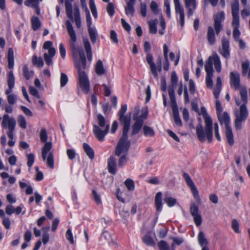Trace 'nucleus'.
Segmentation results:
<instances>
[{
  "label": "nucleus",
  "mask_w": 250,
  "mask_h": 250,
  "mask_svg": "<svg viewBox=\"0 0 250 250\" xmlns=\"http://www.w3.org/2000/svg\"><path fill=\"white\" fill-rule=\"evenodd\" d=\"M66 26L70 37L69 42L72 50L74 65L78 71L79 85L83 92L87 94L90 90V83L87 75L83 70L85 69L86 66L85 54L82 47H77L75 45L77 37L72 24L69 20L66 21Z\"/></svg>",
  "instance_id": "1"
},
{
  "label": "nucleus",
  "mask_w": 250,
  "mask_h": 250,
  "mask_svg": "<svg viewBox=\"0 0 250 250\" xmlns=\"http://www.w3.org/2000/svg\"><path fill=\"white\" fill-rule=\"evenodd\" d=\"M229 78L231 87L235 90H239L240 99L238 97H235L236 104L239 106V110L235 112V126L236 129L238 130L241 128V123L245 122L248 116V110L247 107L248 102L247 88L245 85L241 84L240 75L237 71L231 72Z\"/></svg>",
  "instance_id": "2"
},
{
  "label": "nucleus",
  "mask_w": 250,
  "mask_h": 250,
  "mask_svg": "<svg viewBox=\"0 0 250 250\" xmlns=\"http://www.w3.org/2000/svg\"><path fill=\"white\" fill-rule=\"evenodd\" d=\"M127 110L126 104L122 105L121 108L118 113L120 123L123 125V135L120 138L115 150V154L117 155L128 151L130 146V142L128 141V133L130 126L131 114L125 115Z\"/></svg>",
  "instance_id": "3"
},
{
  "label": "nucleus",
  "mask_w": 250,
  "mask_h": 250,
  "mask_svg": "<svg viewBox=\"0 0 250 250\" xmlns=\"http://www.w3.org/2000/svg\"><path fill=\"white\" fill-rule=\"evenodd\" d=\"M213 64L214 65L216 71L220 73L222 69L221 63L219 57L216 53L212 54L208 58L205 65V69L207 73L206 83L207 87L208 88H212L213 85L212 80L214 72Z\"/></svg>",
  "instance_id": "4"
},
{
  "label": "nucleus",
  "mask_w": 250,
  "mask_h": 250,
  "mask_svg": "<svg viewBox=\"0 0 250 250\" xmlns=\"http://www.w3.org/2000/svg\"><path fill=\"white\" fill-rule=\"evenodd\" d=\"M205 122V130L204 131L201 125L196 126V134L199 140L204 142L206 137L208 141L211 142L212 140V121L211 118L207 114L204 115Z\"/></svg>",
  "instance_id": "5"
},
{
  "label": "nucleus",
  "mask_w": 250,
  "mask_h": 250,
  "mask_svg": "<svg viewBox=\"0 0 250 250\" xmlns=\"http://www.w3.org/2000/svg\"><path fill=\"white\" fill-rule=\"evenodd\" d=\"M59 1L62 4L64 2L66 14L68 18L71 20H74L77 27L80 28L81 26V20L78 6L76 4L74 5L73 12L72 2L74 0H59Z\"/></svg>",
  "instance_id": "6"
},
{
  "label": "nucleus",
  "mask_w": 250,
  "mask_h": 250,
  "mask_svg": "<svg viewBox=\"0 0 250 250\" xmlns=\"http://www.w3.org/2000/svg\"><path fill=\"white\" fill-rule=\"evenodd\" d=\"M97 119L98 125H94L93 132L99 141H103L109 131V125L102 115L98 114Z\"/></svg>",
  "instance_id": "7"
},
{
  "label": "nucleus",
  "mask_w": 250,
  "mask_h": 250,
  "mask_svg": "<svg viewBox=\"0 0 250 250\" xmlns=\"http://www.w3.org/2000/svg\"><path fill=\"white\" fill-rule=\"evenodd\" d=\"M16 121L13 117L8 114H4L2 118L1 126L3 129H7L6 134L9 138H12L13 134L16 128Z\"/></svg>",
  "instance_id": "8"
},
{
  "label": "nucleus",
  "mask_w": 250,
  "mask_h": 250,
  "mask_svg": "<svg viewBox=\"0 0 250 250\" xmlns=\"http://www.w3.org/2000/svg\"><path fill=\"white\" fill-rule=\"evenodd\" d=\"M147 115L148 113L146 111L142 113L139 117H137L138 113L133 115V118L135 122L131 127V136H133L139 133L143 126L144 120L147 118Z\"/></svg>",
  "instance_id": "9"
},
{
  "label": "nucleus",
  "mask_w": 250,
  "mask_h": 250,
  "mask_svg": "<svg viewBox=\"0 0 250 250\" xmlns=\"http://www.w3.org/2000/svg\"><path fill=\"white\" fill-rule=\"evenodd\" d=\"M52 146V143L50 142H46L42 150V156L44 161L46 160L48 167L53 169L54 168L53 155L52 152H50Z\"/></svg>",
  "instance_id": "10"
},
{
  "label": "nucleus",
  "mask_w": 250,
  "mask_h": 250,
  "mask_svg": "<svg viewBox=\"0 0 250 250\" xmlns=\"http://www.w3.org/2000/svg\"><path fill=\"white\" fill-rule=\"evenodd\" d=\"M52 42L50 41L45 42L43 45V48L47 49V52L44 53L43 57L45 63L48 65L52 64V58L56 54V50L54 47H51Z\"/></svg>",
  "instance_id": "11"
},
{
  "label": "nucleus",
  "mask_w": 250,
  "mask_h": 250,
  "mask_svg": "<svg viewBox=\"0 0 250 250\" xmlns=\"http://www.w3.org/2000/svg\"><path fill=\"white\" fill-rule=\"evenodd\" d=\"M231 8L232 16L231 25L233 28L239 27L240 25V19L239 16V5L238 0H235L231 3Z\"/></svg>",
  "instance_id": "12"
},
{
  "label": "nucleus",
  "mask_w": 250,
  "mask_h": 250,
  "mask_svg": "<svg viewBox=\"0 0 250 250\" xmlns=\"http://www.w3.org/2000/svg\"><path fill=\"white\" fill-rule=\"evenodd\" d=\"M183 177L188 185L190 188V189L194 198L198 203L200 204L201 203V199L199 196L198 190L192 180L191 179L189 175L186 173H184L183 174Z\"/></svg>",
  "instance_id": "13"
},
{
  "label": "nucleus",
  "mask_w": 250,
  "mask_h": 250,
  "mask_svg": "<svg viewBox=\"0 0 250 250\" xmlns=\"http://www.w3.org/2000/svg\"><path fill=\"white\" fill-rule=\"evenodd\" d=\"M214 27L215 30V33L218 35L220 31L223 29V25L221 22L225 19V14L223 11H221L214 15Z\"/></svg>",
  "instance_id": "14"
},
{
  "label": "nucleus",
  "mask_w": 250,
  "mask_h": 250,
  "mask_svg": "<svg viewBox=\"0 0 250 250\" xmlns=\"http://www.w3.org/2000/svg\"><path fill=\"white\" fill-rule=\"evenodd\" d=\"M190 213L193 217L194 221L197 227L202 224V217L199 212L198 207L194 203H191L190 206Z\"/></svg>",
  "instance_id": "15"
},
{
  "label": "nucleus",
  "mask_w": 250,
  "mask_h": 250,
  "mask_svg": "<svg viewBox=\"0 0 250 250\" xmlns=\"http://www.w3.org/2000/svg\"><path fill=\"white\" fill-rule=\"evenodd\" d=\"M175 6V13L179 16V22L182 27L185 23V13L184 8L181 4L180 0H173Z\"/></svg>",
  "instance_id": "16"
},
{
  "label": "nucleus",
  "mask_w": 250,
  "mask_h": 250,
  "mask_svg": "<svg viewBox=\"0 0 250 250\" xmlns=\"http://www.w3.org/2000/svg\"><path fill=\"white\" fill-rule=\"evenodd\" d=\"M222 49L220 51V54L226 59L230 57L229 42V39L223 37L221 40Z\"/></svg>",
  "instance_id": "17"
},
{
  "label": "nucleus",
  "mask_w": 250,
  "mask_h": 250,
  "mask_svg": "<svg viewBox=\"0 0 250 250\" xmlns=\"http://www.w3.org/2000/svg\"><path fill=\"white\" fill-rule=\"evenodd\" d=\"M147 62L149 65L151 71L155 78H158V74L157 72V67L153 61V56L150 53H147L146 56Z\"/></svg>",
  "instance_id": "18"
},
{
  "label": "nucleus",
  "mask_w": 250,
  "mask_h": 250,
  "mask_svg": "<svg viewBox=\"0 0 250 250\" xmlns=\"http://www.w3.org/2000/svg\"><path fill=\"white\" fill-rule=\"evenodd\" d=\"M185 6L188 9V16H191L193 14V11L196 8V0H184Z\"/></svg>",
  "instance_id": "19"
},
{
  "label": "nucleus",
  "mask_w": 250,
  "mask_h": 250,
  "mask_svg": "<svg viewBox=\"0 0 250 250\" xmlns=\"http://www.w3.org/2000/svg\"><path fill=\"white\" fill-rule=\"evenodd\" d=\"M215 32L214 29L212 26H209L208 28L207 38L208 43L210 45L215 44L216 42V38L215 36Z\"/></svg>",
  "instance_id": "20"
},
{
  "label": "nucleus",
  "mask_w": 250,
  "mask_h": 250,
  "mask_svg": "<svg viewBox=\"0 0 250 250\" xmlns=\"http://www.w3.org/2000/svg\"><path fill=\"white\" fill-rule=\"evenodd\" d=\"M242 75L243 76H247L250 80V62L248 60L243 62L241 64Z\"/></svg>",
  "instance_id": "21"
},
{
  "label": "nucleus",
  "mask_w": 250,
  "mask_h": 250,
  "mask_svg": "<svg viewBox=\"0 0 250 250\" xmlns=\"http://www.w3.org/2000/svg\"><path fill=\"white\" fill-rule=\"evenodd\" d=\"M135 3V0H128L126 3V7H125V14L131 17L134 15Z\"/></svg>",
  "instance_id": "22"
},
{
  "label": "nucleus",
  "mask_w": 250,
  "mask_h": 250,
  "mask_svg": "<svg viewBox=\"0 0 250 250\" xmlns=\"http://www.w3.org/2000/svg\"><path fill=\"white\" fill-rule=\"evenodd\" d=\"M168 95L171 102V107L172 108H176L177 105L176 102L175 92H174V86L171 85L168 87Z\"/></svg>",
  "instance_id": "23"
},
{
  "label": "nucleus",
  "mask_w": 250,
  "mask_h": 250,
  "mask_svg": "<svg viewBox=\"0 0 250 250\" xmlns=\"http://www.w3.org/2000/svg\"><path fill=\"white\" fill-rule=\"evenodd\" d=\"M108 171L113 174L116 172V161L115 158L112 156L108 159Z\"/></svg>",
  "instance_id": "24"
},
{
  "label": "nucleus",
  "mask_w": 250,
  "mask_h": 250,
  "mask_svg": "<svg viewBox=\"0 0 250 250\" xmlns=\"http://www.w3.org/2000/svg\"><path fill=\"white\" fill-rule=\"evenodd\" d=\"M218 120L221 124H224L225 127H230L229 125V117L227 112H224L223 114H220L217 115Z\"/></svg>",
  "instance_id": "25"
},
{
  "label": "nucleus",
  "mask_w": 250,
  "mask_h": 250,
  "mask_svg": "<svg viewBox=\"0 0 250 250\" xmlns=\"http://www.w3.org/2000/svg\"><path fill=\"white\" fill-rule=\"evenodd\" d=\"M83 43L84 49L87 55V59L88 61L90 62L91 61L92 58V53L90 42L88 39H85L83 40Z\"/></svg>",
  "instance_id": "26"
},
{
  "label": "nucleus",
  "mask_w": 250,
  "mask_h": 250,
  "mask_svg": "<svg viewBox=\"0 0 250 250\" xmlns=\"http://www.w3.org/2000/svg\"><path fill=\"white\" fill-rule=\"evenodd\" d=\"M162 194L161 192H158L155 195V207L156 210L160 212L162 209Z\"/></svg>",
  "instance_id": "27"
},
{
  "label": "nucleus",
  "mask_w": 250,
  "mask_h": 250,
  "mask_svg": "<svg viewBox=\"0 0 250 250\" xmlns=\"http://www.w3.org/2000/svg\"><path fill=\"white\" fill-rule=\"evenodd\" d=\"M143 133L146 137L152 138L155 135V132L154 129L148 125H144L143 127Z\"/></svg>",
  "instance_id": "28"
},
{
  "label": "nucleus",
  "mask_w": 250,
  "mask_h": 250,
  "mask_svg": "<svg viewBox=\"0 0 250 250\" xmlns=\"http://www.w3.org/2000/svg\"><path fill=\"white\" fill-rule=\"evenodd\" d=\"M198 241L202 248L207 247L208 245V242L203 231L199 232L198 235Z\"/></svg>",
  "instance_id": "29"
},
{
  "label": "nucleus",
  "mask_w": 250,
  "mask_h": 250,
  "mask_svg": "<svg viewBox=\"0 0 250 250\" xmlns=\"http://www.w3.org/2000/svg\"><path fill=\"white\" fill-rule=\"evenodd\" d=\"M95 71L99 76L105 74L106 70L104 69L102 61L98 60L95 66Z\"/></svg>",
  "instance_id": "30"
},
{
  "label": "nucleus",
  "mask_w": 250,
  "mask_h": 250,
  "mask_svg": "<svg viewBox=\"0 0 250 250\" xmlns=\"http://www.w3.org/2000/svg\"><path fill=\"white\" fill-rule=\"evenodd\" d=\"M7 59L8 62V67L10 69H12L14 65V56L13 50L11 48H10L8 49Z\"/></svg>",
  "instance_id": "31"
},
{
  "label": "nucleus",
  "mask_w": 250,
  "mask_h": 250,
  "mask_svg": "<svg viewBox=\"0 0 250 250\" xmlns=\"http://www.w3.org/2000/svg\"><path fill=\"white\" fill-rule=\"evenodd\" d=\"M158 21L157 19L150 20L148 21L149 25V31L150 34H156L157 32V25Z\"/></svg>",
  "instance_id": "32"
},
{
  "label": "nucleus",
  "mask_w": 250,
  "mask_h": 250,
  "mask_svg": "<svg viewBox=\"0 0 250 250\" xmlns=\"http://www.w3.org/2000/svg\"><path fill=\"white\" fill-rule=\"evenodd\" d=\"M175 125L178 126H182V122L180 118L178 107L172 108Z\"/></svg>",
  "instance_id": "33"
},
{
  "label": "nucleus",
  "mask_w": 250,
  "mask_h": 250,
  "mask_svg": "<svg viewBox=\"0 0 250 250\" xmlns=\"http://www.w3.org/2000/svg\"><path fill=\"white\" fill-rule=\"evenodd\" d=\"M83 148L88 157L92 160L94 158V152L92 147L87 143L83 144Z\"/></svg>",
  "instance_id": "34"
},
{
  "label": "nucleus",
  "mask_w": 250,
  "mask_h": 250,
  "mask_svg": "<svg viewBox=\"0 0 250 250\" xmlns=\"http://www.w3.org/2000/svg\"><path fill=\"white\" fill-rule=\"evenodd\" d=\"M226 136L228 143L230 145H233V135L230 127H227V128H226Z\"/></svg>",
  "instance_id": "35"
},
{
  "label": "nucleus",
  "mask_w": 250,
  "mask_h": 250,
  "mask_svg": "<svg viewBox=\"0 0 250 250\" xmlns=\"http://www.w3.org/2000/svg\"><path fill=\"white\" fill-rule=\"evenodd\" d=\"M170 239L173 241L171 245V250H175L176 245L180 246L184 241V239L181 237H171Z\"/></svg>",
  "instance_id": "36"
},
{
  "label": "nucleus",
  "mask_w": 250,
  "mask_h": 250,
  "mask_svg": "<svg viewBox=\"0 0 250 250\" xmlns=\"http://www.w3.org/2000/svg\"><path fill=\"white\" fill-rule=\"evenodd\" d=\"M32 27L34 31L39 29L41 26V22L39 18L33 16L31 18Z\"/></svg>",
  "instance_id": "37"
},
{
  "label": "nucleus",
  "mask_w": 250,
  "mask_h": 250,
  "mask_svg": "<svg viewBox=\"0 0 250 250\" xmlns=\"http://www.w3.org/2000/svg\"><path fill=\"white\" fill-rule=\"evenodd\" d=\"M164 201L169 207L174 206L177 203L176 200L167 193L165 194Z\"/></svg>",
  "instance_id": "38"
},
{
  "label": "nucleus",
  "mask_w": 250,
  "mask_h": 250,
  "mask_svg": "<svg viewBox=\"0 0 250 250\" xmlns=\"http://www.w3.org/2000/svg\"><path fill=\"white\" fill-rule=\"evenodd\" d=\"M7 84L8 88H13L15 85V77L13 71L9 72L8 74Z\"/></svg>",
  "instance_id": "39"
},
{
  "label": "nucleus",
  "mask_w": 250,
  "mask_h": 250,
  "mask_svg": "<svg viewBox=\"0 0 250 250\" xmlns=\"http://www.w3.org/2000/svg\"><path fill=\"white\" fill-rule=\"evenodd\" d=\"M33 63L39 67H42L44 65L43 60L41 57H38L36 55H34L32 57Z\"/></svg>",
  "instance_id": "40"
},
{
  "label": "nucleus",
  "mask_w": 250,
  "mask_h": 250,
  "mask_svg": "<svg viewBox=\"0 0 250 250\" xmlns=\"http://www.w3.org/2000/svg\"><path fill=\"white\" fill-rule=\"evenodd\" d=\"M88 31L92 42L93 43H95L97 37L96 30L92 27H89L88 28Z\"/></svg>",
  "instance_id": "41"
},
{
  "label": "nucleus",
  "mask_w": 250,
  "mask_h": 250,
  "mask_svg": "<svg viewBox=\"0 0 250 250\" xmlns=\"http://www.w3.org/2000/svg\"><path fill=\"white\" fill-rule=\"evenodd\" d=\"M23 72L25 78L27 80L32 77L34 75V72L33 71H29L26 65H24L23 67Z\"/></svg>",
  "instance_id": "42"
},
{
  "label": "nucleus",
  "mask_w": 250,
  "mask_h": 250,
  "mask_svg": "<svg viewBox=\"0 0 250 250\" xmlns=\"http://www.w3.org/2000/svg\"><path fill=\"white\" fill-rule=\"evenodd\" d=\"M18 123L20 127L23 129L26 128V122L24 117L23 115H20L18 117Z\"/></svg>",
  "instance_id": "43"
},
{
  "label": "nucleus",
  "mask_w": 250,
  "mask_h": 250,
  "mask_svg": "<svg viewBox=\"0 0 250 250\" xmlns=\"http://www.w3.org/2000/svg\"><path fill=\"white\" fill-rule=\"evenodd\" d=\"M125 185L128 190L133 191L134 189V183L132 179H127L125 182Z\"/></svg>",
  "instance_id": "44"
},
{
  "label": "nucleus",
  "mask_w": 250,
  "mask_h": 250,
  "mask_svg": "<svg viewBox=\"0 0 250 250\" xmlns=\"http://www.w3.org/2000/svg\"><path fill=\"white\" fill-rule=\"evenodd\" d=\"M158 247L159 250H170V248L168 243L164 241L161 240L158 243Z\"/></svg>",
  "instance_id": "45"
},
{
  "label": "nucleus",
  "mask_w": 250,
  "mask_h": 250,
  "mask_svg": "<svg viewBox=\"0 0 250 250\" xmlns=\"http://www.w3.org/2000/svg\"><path fill=\"white\" fill-rule=\"evenodd\" d=\"M143 241L146 245L147 246H154L155 243L153 240V239L149 235H145L143 239Z\"/></svg>",
  "instance_id": "46"
},
{
  "label": "nucleus",
  "mask_w": 250,
  "mask_h": 250,
  "mask_svg": "<svg viewBox=\"0 0 250 250\" xmlns=\"http://www.w3.org/2000/svg\"><path fill=\"white\" fill-rule=\"evenodd\" d=\"M106 11L110 17H112L115 13V7L112 2H108L106 6Z\"/></svg>",
  "instance_id": "47"
},
{
  "label": "nucleus",
  "mask_w": 250,
  "mask_h": 250,
  "mask_svg": "<svg viewBox=\"0 0 250 250\" xmlns=\"http://www.w3.org/2000/svg\"><path fill=\"white\" fill-rule=\"evenodd\" d=\"M42 1V0H27L25 1V4L27 6L35 7L39 6V2Z\"/></svg>",
  "instance_id": "48"
},
{
  "label": "nucleus",
  "mask_w": 250,
  "mask_h": 250,
  "mask_svg": "<svg viewBox=\"0 0 250 250\" xmlns=\"http://www.w3.org/2000/svg\"><path fill=\"white\" fill-rule=\"evenodd\" d=\"M89 7L93 16L96 18L97 17L96 7L94 0H89Z\"/></svg>",
  "instance_id": "49"
},
{
  "label": "nucleus",
  "mask_w": 250,
  "mask_h": 250,
  "mask_svg": "<svg viewBox=\"0 0 250 250\" xmlns=\"http://www.w3.org/2000/svg\"><path fill=\"white\" fill-rule=\"evenodd\" d=\"M68 81V77L66 74L62 73L61 74L60 83L62 87L64 86Z\"/></svg>",
  "instance_id": "50"
},
{
  "label": "nucleus",
  "mask_w": 250,
  "mask_h": 250,
  "mask_svg": "<svg viewBox=\"0 0 250 250\" xmlns=\"http://www.w3.org/2000/svg\"><path fill=\"white\" fill-rule=\"evenodd\" d=\"M231 227L233 230L237 233H240L239 224L238 222L235 219H233L231 223Z\"/></svg>",
  "instance_id": "51"
},
{
  "label": "nucleus",
  "mask_w": 250,
  "mask_h": 250,
  "mask_svg": "<svg viewBox=\"0 0 250 250\" xmlns=\"http://www.w3.org/2000/svg\"><path fill=\"white\" fill-rule=\"evenodd\" d=\"M17 100V96L14 94L9 95L7 96V101L10 105L14 104Z\"/></svg>",
  "instance_id": "52"
},
{
  "label": "nucleus",
  "mask_w": 250,
  "mask_h": 250,
  "mask_svg": "<svg viewBox=\"0 0 250 250\" xmlns=\"http://www.w3.org/2000/svg\"><path fill=\"white\" fill-rule=\"evenodd\" d=\"M164 6L166 7L165 12L168 18L171 17L170 1L169 0H165Z\"/></svg>",
  "instance_id": "53"
},
{
  "label": "nucleus",
  "mask_w": 250,
  "mask_h": 250,
  "mask_svg": "<svg viewBox=\"0 0 250 250\" xmlns=\"http://www.w3.org/2000/svg\"><path fill=\"white\" fill-rule=\"evenodd\" d=\"M127 151L125 153H122L120 155H118V156H120L121 154H124L123 156H122L119 161V166L122 167H123L127 162V159L126 157L125 156V154L127 153ZM116 155L117 156V155L116 154Z\"/></svg>",
  "instance_id": "54"
},
{
  "label": "nucleus",
  "mask_w": 250,
  "mask_h": 250,
  "mask_svg": "<svg viewBox=\"0 0 250 250\" xmlns=\"http://www.w3.org/2000/svg\"><path fill=\"white\" fill-rule=\"evenodd\" d=\"M27 159L28 161L27 163V165L29 167H31L34 162V155L32 153H30L28 154L27 155Z\"/></svg>",
  "instance_id": "55"
},
{
  "label": "nucleus",
  "mask_w": 250,
  "mask_h": 250,
  "mask_svg": "<svg viewBox=\"0 0 250 250\" xmlns=\"http://www.w3.org/2000/svg\"><path fill=\"white\" fill-rule=\"evenodd\" d=\"M150 7L151 10L155 14H157L159 12V9L158 7L157 3L154 1H152L150 5Z\"/></svg>",
  "instance_id": "56"
},
{
  "label": "nucleus",
  "mask_w": 250,
  "mask_h": 250,
  "mask_svg": "<svg viewBox=\"0 0 250 250\" xmlns=\"http://www.w3.org/2000/svg\"><path fill=\"white\" fill-rule=\"evenodd\" d=\"M240 35V32L239 30V27L233 28V37L235 41L238 40Z\"/></svg>",
  "instance_id": "57"
},
{
  "label": "nucleus",
  "mask_w": 250,
  "mask_h": 250,
  "mask_svg": "<svg viewBox=\"0 0 250 250\" xmlns=\"http://www.w3.org/2000/svg\"><path fill=\"white\" fill-rule=\"evenodd\" d=\"M92 194L93 196V199L95 201V202L97 203L98 205H100L101 204L102 201L100 198V197L99 195L96 192V191L95 190H92Z\"/></svg>",
  "instance_id": "58"
},
{
  "label": "nucleus",
  "mask_w": 250,
  "mask_h": 250,
  "mask_svg": "<svg viewBox=\"0 0 250 250\" xmlns=\"http://www.w3.org/2000/svg\"><path fill=\"white\" fill-rule=\"evenodd\" d=\"M66 239L71 243H74V240L73 237V235L71 232V230L70 229H68L66 232Z\"/></svg>",
  "instance_id": "59"
},
{
  "label": "nucleus",
  "mask_w": 250,
  "mask_h": 250,
  "mask_svg": "<svg viewBox=\"0 0 250 250\" xmlns=\"http://www.w3.org/2000/svg\"><path fill=\"white\" fill-rule=\"evenodd\" d=\"M29 92H30V93L32 95H33V96H34L35 97H36L38 98H40V95H39V93L38 92V91L34 87H33L32 86H30V87H29Z\"/></svg>",
  "instance_id": "60"
},
{
  "label": "nucleus",
  "mask_w": 250,
  "mask_h": 250,
  "mask_svg": "<svg viewBox=\"0 0 250 250\" xmlns=\"http://www.w3.org/2000/svg\"><path fill=\"white\" fill-rule=\"evenodd\" d=\"M41 140L42 142H46L47 140V134L45 129H42L41 130L40 134Z\"/></svg>",
  "instance_id": "61"
},
{
  "label": "nucleus",
  "mask_w": 250,
  "mask_h": 250,
  "mask_svg": "<svg viewBox=\"0 0 250 250\" xmlns=\"http://www.w3.org/2000/svg\"><path fill=\"white\" fill-rule=\"evenodd\" d=\"M15 208L12 205H7L5 208V212L7 214L10 215L15 212Z\"/></svg>",
  "instance_id": "62"
},
{
  "label": "nucleus",
  "mask_w": 250,
  "mask_h": 250,
  "mask_svg": "<svg viewBox=\"0 0 250 250\" xmlns=\"http://www.w3.org/2000/svg\"><path fill=\"white\" fill-rule=\"evenodd\" d=\"M167 133L168 134V135L172 138L175 141L177 142H180V139L179 137L177 136V135L173 132L172 130L170 129H167Z\"/></svg>",
  "instance_id": "63"
},
{
  "label": "nucleus",
  "mask_w": 250,
  "mask_h": 250,
  "mask_svg": "<svg viewBox=\"0 0 250 250\" xmlns=\"http://www.w3.org/2000/svg\"><path fill=\"white\" fill-rule=\"evenodd\" d=\"M241 15L243 19L250 16V9L245 8L241 11Z\"/></svg>",
  "instance_id": "64"
}]
</instances>
